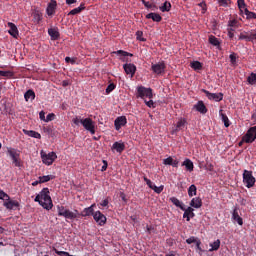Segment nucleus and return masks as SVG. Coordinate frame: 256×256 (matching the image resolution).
<instances>
[{
  "mask_svg": "<svg viewBox=\"0 0 256 256\" xmlns=\"http://www.w3.org/2000/svg\"><path fill=\"white\" fill-rule=\"evenodd\" d=\"M49 193V188H43L39 193L40 199L42 200L40 205L43 207V209H46V211H51V209H53V200L51 199Z\"/></svg>",
  "mask_w": 256,
  "mask_h": 256,
  "instance_id": "1",
  "label": "nucleus"
},
{
  "mask_svg": "<svg viewBox=\"0 0 256 256\" xmlns=\"http://www.w3.org/2000/svg\"><path fill=\"white\" fill-rule=\"evenodd\" d=\"M57 211H58V217H65L66 219H70L71 221H73L79 217L78 210H74V212H73L69 209H66L65 206L58 205Z\"/></svg>",
  "mask_w": 256,
  "mask_h": 256,
  "instance_id": "2",
  "label": "nucleus"
},
{
  "mask_svg": "<svg viewBox=\"0 0 256 256\" xmlns=\"http://www.w3.org/2000/svg\"><path fill=\"white\" fill-rule=\"evenodd\" d=\"M6 153L10 159H12L14 167H23V163L21 162V151L12 147H8Z\"/></svg>",
  "mask_w": 256,
  "mask_h": 256,
  "instance_id": "3",
  "label": "nucleus"
},
{
  "mask_svg": "<svg viewBox=\"0 0 256 256\" xmlns=\"http://www.w3.org/2000/svg\"><path fill=\"white\" fill-rule=\"evenodd\" d=\"M243 183L247 187V189H251V187L255 186V176H253L252 171L244 170Z\"/></svg>",
  "mask_w": 256,
  "mask_h": 256,
  "instance_id": "4",
  "label": "nucleus"
},
{
  "mask_svg": "<svg viewBox=\"0 0 256 256\" xmlns=\"http://www.w3.org/2000/svg\"><path fill=\"white\" fill-rule=\"evenodd\" d=\"M40 155L44 165H53L55 159H57V154L55 152H49L47 154L45 151L41 150Z\"/></svg>",
  "mask_w": 256,
  "mask_h": 256,
  "instance_id": "5",
  "label": "nucleus"
},
{
  "mask_svg": "<svg viewBox=\"0 0 256 256\" xmlns=\"http://www.w3.org/2000/svg\"><path fill=\"white\" fill-rule=\"evenodd\" d=\"M137 96L140 97V99H153V89L146 88L145 86H139L137 88Z\"/></svg>",
  "mask_w": 256,
  "mask_h": 256,
  "instance_id": "6",
  "label": "nucleus"
},
{
  "mask_svg": "<svg viewBox=\"0 0 256 256\" xmlns=\"http://www.w3.org/2000/svg\"><path fill=\"white\" fill-rule=\"evenodd\" d=\"M81 125L86 129V131H89L91 135H95V122L91 118H85L81 121Z\"/></svg>",
  "mask_w": 256,
  "mask_h": 256,
  "instance_id": "7",
  "label": "nucleus"
},
{
  "mask_svg": "<svg viewBox=\"0 0 256 256\" xmlns=\"http://www.w3.org/2000/svg\"><path fill=\"white\" fill-rule=\"evenodd\" d=\"M256 139V126L248 129L246 134L243 136L245 143H253Z\"/></svg>",
  "mask_w": 256,
  "mask_h": 256,
  "instance_id": "8",
  "label": "nucleus"
},
{
  "mask_svg": "<svg viewBox=\"0 0 256 256\" xmlns=\"http://www.w3.org/2000/svg\"><path fill=\"white\" fill-rule=\"evenodd\" d=\"M202 93H204L210 101H223V93H211L205 89H202Z\"/></svg>",
  "mask_w": 256,
  "mask_h": 256,
  "instance_id": "9",
  "label": "nucleus"
},
{
  "mask_svg": "<svg viewBox=\"0 0 256 256\" xmlns=\"http://www.w3.org/2000/svg\"><path fill=\"white\" fill-rule=\"evenodd\" d=\"M93 219L96 221V223H98V225H100V227H103V225L107 223V217L101 213V211L94 212Z\"/></svg>",
  "mask_w": 256,
  "mask_h": 256,
  "instance_id": "10",
  "label": "nucleus"
},
{
  "mask_svg": "<svg viewBox=\"0 0 256 256\" xmlns=\"http://www.w3.org/2000/svg\"><path fill=\"white\" fill-rule=\"evenodd\" d=\"M165 67V62H159L157 64H152L151 69L156 75H161L165 73Z\"/></svg>",
  "mask_w": 256,
  "mask_h": 256,
  "instance_id": "11",
  "label": "nucleus"
},
{
  "mask_svg": "<svg viewBox=\"0 0 256 256\" xmlns=\"http://www.w3.org/2000/svg\"><path fill=\"white\" fill-rule=\"evenodd\" d=\"M127 125V117L119 116L114 121V127L116 131H120L121 127H125Z\"/></svg>",
  "mask_w": 256,
  "mask_h": 256,
  "instance_id": "12",
  "label": "nucleus"
},
{
  "mask_svg": "<svg viewBox=\"0 0 256 256\" xmlns=\"http://www.w3.org/2000/svg\"><path fill=\"white\" fill-rule=\"evenodd\" d=\"M123 69L126 75H131V77H134L135 73L137 72V66H135V64L132 63L124 64Z\"/></svg>",
  "mask_w": 256,
  "mask_h": 256,
  "instance_id": "13",
  "label": "nucleus"
},
{
  "mask_svg": "<svg viewBox=\"0 0 256 256\" xmlns=\"http://www.w3.org/2000/svg\"><path fill=\"white\" fill-rule=\"evenodd\" d=\"M57 9V1L55 0H51L48 3V6L46 8V13L49 17H53V15H55V11Z\"/></svg>",
  "mask_w": 256,
  "mask_h": 256,
  "instance_id": "14",
  "label": "nucleus"
},
{
  "mask_svg": "<svg viewBox=\"0 0 256 256\" xmlns=\"http://www.w3.org/2000/svg\"><path fill=\"white\" fill-rule=\"evenodd\" d=\"M111 151H116V153H119L121 155V153H123V151H125V143L124 142H114L111 147Z\"/></svg>",
  "mask_w": 256,
  "mask_h": 256,
  "instance_id": "15",
  "label": "nucleus"
},
{
  "mask_svg": "<svg viewBox=\"0 0 256 256\" xmlns=\"http://www.w3.org/2000/svg\"><path fill=\"white\" fill-rule=\"evenodd\" d=\"M8 33L14 37V39H17L19 37V30L17 29V26L13 22H8Z\"/></svg>",
  "mask_w": 256,
  "mask_h": 256,
  "instance_id": "16",
  "label": "nucleus"
},
{
  "mask_svg": "<svg viewBox=\"0 0 256 256\" xmlns=\"http://www.w3.org/2000/svg\"><path fill=\"white\" fill-rule=\"evenodd\" d=\"M182 211H184L183 219H186V221H191V219L195 217V213L193 212L195 210L193 209V207L185 208V210Z\"/></svg>",
  "mask_w": 256,
  "mask_h": 256,
  "instance_id": "17",
  "label": "nucleus"
},
{
  "mask_svg": "<svg viewBox=\"0 0 256 256\" xmlns=\"http://www.w3.org/2000/svg\"><path fill=\"white\" fill-rule=\"evenodd\" d=\"M182 167H185L186 171H188L189 173H193V169H195V165L193 164V161H191V159L189 158H186L182 162Z\"/></svg>",
  "mask_w": 256,
  "mask_h": 256,
  "instance_id": "18",
  "label": "nucleus"
},
{
  "mask_svg": "<svg viewBox=\"0 0 256 256\" xmlns=\"http://www.w3.org/2000/svg\"><path fill=\"white\" fill-rule=\"evenodd\" d=\"M95 207V204H92L91 206L84 208L81 212V217H91V215H95V210L93 209Z\"/></svg>",
  "mask_w": 256,
  "mask_h": 256,
  "instance_id": "19",
  "label": "nucleus"
},
{
  "mask_svg": "<svg viewBox=\"0 0 256 256\" xmlns=\"http://www.w3.org/2000/svg\"><path fill=\"white\" fill-rule=\"evenodd\" d=\"M190 207H194V209H201L203 207V200L200 197H195L190 202Z\"/></svg>",
  "mask_w": 256,
  "mask_h": 256,
  "instance_id": "20",
  "label": "nucleus"
},
{
  "mask_svg": "<svg viewBox=\"0 0 256 256\" xmlns=\"http://www.w3.org/2000/svg\"><path fill=\"white\" fill-rule=\"evenodd\" d=\"M194 109L198 111V113H201L202 115H205L207 113V106H205V103L203 101H198L196 105H194Z\"/></svg>",
  "mask_w": 256,
  "mask_h": 256,
  "instance_id": "21",
  "label": "nucleus"
},
{
  "mask_svg": "<svg viewBox=\"0 0 256 256\" xmlns=\"http://www.w3.org/2000/svg\"><path fill=\"white\" fill-rule=\"evenodd\" d=\"M232 219L233 221H236V223H238V225H243V218H241V216H239V208L235 207L232 213Z\"/></svg>",
  "mask_w": 256,
  "mask_h": 256,
  "instance_id": "22",
  "label": "nucleus"
},
{
  "mask_svg": "<svg viewBox=\"0 0 256 256\" xmlns=\"http://www.w3.org/2000/svg\"><path fill=\"white\" fill-rule=\"evenodd\" d=\"M146 19H152V21H155V23H161V21H163V17L153 12L147 14Z\"/></svg>",
  "mask_w": 256,
  "mask_h": 256,
  "instance_id": "23",
  "label": "nucleus"
},
{
  "mask_svg": "<svg viewBox=\"0 0 256 256\" xmlns=\"http://www.w3.org/2000/svg\"><path fill=\"white\" fill-rule=\"evenodd\" d=\"M4 207H6V209H17L19 207V202L16 200H9L7 202L4 203Z\"/></svg>",
  "mask_w": 256,
  "mask_h": 256,
  "instance_id": "24",
  "label": "nucleus"
},
{
  "mask_svg": "<svg viewBox=\"0 0 256 256\" xmlns=\"http://www.w3.org/2000/svg\"><path fill=\"white\" fill-rule=\"evenodd\" d=\"M48 35L51 37L52 41H57L60 37L59 30L56 28L48 29Z\"/></svg>",
  "mask_w": 256,
  "mask_h": 256,
  "instance_id": "25",
  "label": "nucleus"
},
{
  "mask_svg": "<svg viewBox=\"0 0 256 256\" xmlns=\"http://www.w3.org/2000/svg\"><path fill=\"white\" fill-rule=\"evenodd\" d=\"M170 201L173 203V205H175V207H178L179 209H181V211H185V204L177 199V197H171Z\"/></svg>",
  "mask_w": 256,
  "mask_h": 256,
  "instance_id": "26",
  "label": "nucleus"
},
{
  "mask_svg": "<svg viewBox=\"0 0 256 256\" xmlns=\"http://www.w3.org/2000/svg\"><path fill=\"white\" fill-rule=\"evenodd\" d=\"M185 125H187V119L180 118L179 121L176 123L175 131H181V129H185Z\"/></svg>",
  "mask_w": 256,
  "mask_h": 256,
  "instance_id": "27",
  "label": "nucleus"
},
{
  "mask_svg": "<svg viewBox=\"0 0 256 256\" xmlns=\"http://www.w3.org/2000/svg\"><path fill=\"white\" fill-rule=\"evenodd\" d=\"M25 135H28V137H33L34 139H41V134L39 132L33 131V130H23Z\"/></svg>",
  "mask_w": 256,
  "mask_h": 256,
  "instance_id": "28",
  "label": "nucleus"
},
{
  "mask_svg": "<svg viewBox=\"0 0 256 256\" xmlns=\"http://www.w3.org/2000/svg\"><path fill=\"white\" fill-rule=\"evenodd\" d=\"M237 5L240 11V15H244L245 9H247V4L245 3V0H237Z\"/></svg>",
  "mask_w": 256,
  "mask_h": 256,
  "instance_id": "29",
  "label": "nucleus"
},
{
  "mask_svg": "<svg viewBox=\"0 0 256 256\" xmlns=\"http://www.w3.org/2000/svg\"><path fill=\"white\" fill-rule=\"evenodd\" d=\"M116 55H121V61H127V59H125V57H133V54L124 51V50H118L116 52H114Z\"/></svg>",
  "mask_w": 256,
  "mask_h": 256,
  "instance_id": "30",
  "label": "nucleus"
},
{
  "mask_svg": "<svg viewBox=\"0 0 256 256\" xmlns=\"http://www.w3.org/2000/svg\"><path fill=\"white\" fill-rule=\"evenodd\" d=\"M239 41H247L251 43V35L249 34V32H242L240 33V35L238 36Z\"/></svg>",
  "mask_w": 256,
  "mask_h": 256,
  "instance_id": "31",
  "label": "nucleus"
},
{
  "mask_svg": "<svg viewBox=\"0 0 256 256\" xmlns=\"http://www.w3.org/2000/svg\"><path fill=\"white\" fill-rule=\"evenodd\" d=\"M39 183H49V181H52V179H55L54 175H46V176H39Z\"/></svg>",
  "mask_w": 256,
  "mask_h": 256,
  "instance_id": "32",
  "label": "nucleus"
},
{
  "mask_svg": "<svg viewBox=\"0 0 256 256\" xmlns=\"http://www.w3.org/2000/svg\"><path fill=\"white\" fill-rule=\"evenodd\" d=\"M24 99L25 101H33L35 99V91L33 90H28L26 91V93L24 94Z\"/></svg>",
  "mask_w": 256,
  "mask_h": 256,
  "instance_id": "33",
  "label": "nucleus"
},
{
  "mask_svg": "<svg viewBox=\"0 0 256 256\" xmlns=\"http://www.w3.org/2000/svg\"><path fill=\"white\" fill-rule=\"evenodd\" d=\"M160 11L162 13H168V11H171V2L165 1L162 6H160Z\"/></svg>",
  "mask_w": 256,
  "mask_h": 256,
  "instance_id": "34",
  "label": "nucleus"
},
{
  "mask_svg": "<svg viewBox=\"0 0 256 256\" xmlns=\"http://www.w3.org/2000/svg\"><path fill=\"white\" fill-rule=\"evenodd\" d=\"M190 66L194 71H201V69H203V64L199 61L191 62Z\"/></svg>",
  "mask_w": 256,
  "mask_h": 256,
  "instance_id": "35",
  "label": "nucleus"
},
{
  "mask_svg": "<svg viewBox=\"0 0 256 256\" xmlns=\"http://www.w3.org/2000/svg\"><path fill=\"white\" fill-rule=\"evenodd\" d=\"M195 195H197V186H195V184H192L188 188V197H195Z\"/></svg>",
  "mask_w": 256,
  "mask_h": 256,
  "instance_id": "36",
  "label": "nucleus"
},
{
  "mask_svg": "<svg viewBox=\"0 0 256 256\" xmlns=\"http://www.w3.org/2000/svg\"><path fill=\"white\" fill-rule=\"evenodd\" d=\"M247 82L249 85H256V73L252 72L250 75L247 77Z\"/></svg>",
  "mask_w": 256,
  "mask_h": 256,
  "instance_id": "37",
  "label": "nucleus"
},
{
  "mask_svg": "<svg viewBox=\"0 0 256 256\" xmlns=\"http://www.w3.org/2000/svg\"><path fill=\"white\" fill-rule=\"evenodd\" d=\"M141 1H142V4L144 5V7H146V9H151L152 11H156L157 5L147 2L145 0H141Z\"/></svg>",
  "mask_w": 256,
  "mask_h": 256,
  "instance_id": "38",
  "label": "nucleus"
},
{
  "mask_svg": "<svg viewBox=\"0 0 256 256\" xmlns=\"http://www.w3.org/2000/svg\"><path fill=\"white\" fill-rule=\"evenodd\" d=\"M209 44L213 45L214 47H219V45H221V43L219 42V39H217V37L215 36L209 37Z\"/></svg>",
  "mask_w": 256,
  "mask_h": 256,
  "instance_id": "39",
  "label": "nucleus"
},
{
  "mask_svg": "<svg viewBox=\"0 0 256 256\" xmlns=\"http://www.w3.org/2000/svg\"><path fill=\"white\" fill-rule=\"evenodd\" d=\"M210 246L212 247L210 251H218L219 247H221V240L214 241Z\"/></svg>",
  "mask_w": 256,
  "mask_h": 256,
  "instance_id": "40",
  "label": "nucleus"
},
{
  "mask_svg": "<svg viewBox=\"0 0 256 256\" xmlns=\"http://www.w3.org/2000/svg\"><path fill=\"white\" fill-rule=\"evenodd\" d=\"M35 23H41V20L43 19V14H41V12L39 11H35L33 14Z\"/></svg>",
  "mask_w": 256,
  "mask_h": 256,
  "instance_id": "41",
  "label": "nucleus"
},
{
  "mask_svg": "<svg viewBox=\"0 0 256 256\" xmlns=\"http://www.w3.org/2000/svg\"><path fill=\"white\" fill-rule=\"evenodd\" d=\"M244 15H246V19H256V13L249 11V9H245Z\"/></svg>",
  "mask_w": 256,
  "mask_h": 256,
  "instance_id": "42",
  "label": "nucleus"
},
{
  "mask_svg": "<svg viewBox=\"0 0 256 256\" xmlns=\"http://www.w3.org/2000/svg\"><path fill=\"white\" fill-rule=\"evenodd\" d=\"M151 189L152 191H154V193H157L159 195L160 193H163V189H165V186L161 185L158 187L154 184Z\"/></svg>",
  "mask_w": 256,
  "mask_h": 256,
  "instance_id": "43",
  "label": "nucleus"
},
{
  "mask_svg": "<svg viewBox=\"0 0 256 256\" xmlns=\"http://www.w3.org/2000/svg\"><path fill=\"white\" fill-rule=\"evenodd\" d=\"M220 117L222 118L225 127H229L231 125L229 123V117H227V114L220 113Z\"/></svg>",
  "mask_w": 256,
  "mask_h": 256,
  "instance_id": "44",
  "label": "nucleus"
},
{
  "mask_svg": "<svg viewBox=\"0 0 256 256\" xmlns=\"http://www.w3.org/2000/svg\"><path fill=\"white\" fill-rule=\"evenodd\" d=\"M228 27H234V29H239V21L236 19L228 21Z\"/></svg>",
  "mask_w": 256,
  "mask_h": 256,
  "instance_id": "45",
  "label": "nucleus"
},
{
  "mask_svg": "<svg viewBox=\"0 0 256 256\" xmlns=\"http://www.w3.org/2000/svg\"><path fill=\"white\" fill-rule=\"evenodd\" d=\"M0 77H13V72L0 70Z\"/></svg>",
  "mask_w": 256,
  "mask_h": 256,
  "instance_id": "46",
  "label": "nucleus"
},
{
  "mask_svg": "<svg viewBox=\"0 0 256 256\" xmlns=\"http://www.w3.org/2000/svg\"><path fill=\"white\" fill-rule=\"evenodd\" d=\"M117 86L114 84V83H111V84H109L108 86H107V88H106V93H107V95H109V93H112L113 91H115V88H116Z\"/></svg>",
  "mask_w": 256,
  "mask_h": 256,
  "instance_id": "47",
  "label": "nucleus"
},
{
  "mask_svg": "<svg viewBox=\"0 0 256 256\" xmlns=\"http://www.w3.org/2000/svg\"><path fill=\"white\" fill-rule=\"evenodd\" d=\"M136 39L138 41H142V42L147 41V39L143 38V31H137L136 32Z\"/></svg>",
  "mask_w": 256,
  "mask_h": 256,
  "instance_id": "48",
  "label": "nucleus"
},
{
  "mask_svg": "<svg viewBox=\"0 0 256 256\" xmlns=\"http://www.w3.org/2000/svg\"><path fill=\"white\" fill-rule=\"evenodd\" d=\"M84 119H81V116H76L75 118L72 119V122L74 123V125H76L77 127H79V125H81V122Z\"/></svg>",
  "mask_w": 256,
  "mask_h": 256,
  "instance_id": "49",
  "label": "nucleus"
},
{
  "mask_svg": "<svg viewBox=\"0 0 256 256\" xmlns=\"http://www.w3.org/2000/svg\"><path fill=\"white\" fill-rule=\"evenodd\" d=\"M81 12H82V11H81V8L77 7V8L72 9V10L68 13V15H79V13H81Z\"/></svg>",
  "mask_w": 256,
  "mask_h": 256,
  "instance_id": "50",
  "label": "nucleus"
},
{
  "mask_svg": "<svg viewBox=\"0 0 256 256\" xmlns=\"http://www.w3.org/2000/svg\"><path fill=\"white\" fill-rule=\"evenodd\" d=\"M144 103L145 105H147V107H150L152 109H155V103L153 102L152 99H150L149 101H147L146 99H144Z\"/></svg>",
  "mask_w": 256,
  "mask_h": 256,
  "instance_id": "51",
  "label": "nucleus"
},
{
  "mask_svg": "<svg viewBox=\"0 0 256 256\" xmlns=\"http://www.w3.org/2000/svg\"><path fill=\"white\" fill-rule=\"evenodd\" d=\"M143 180L145 181L146 185H148V187L150 189H152V187L155 185V184H153V182L149 178H147V176H144Z\"/></svg>",
  "mask_w": 256,
  "mask_h": 256,
  "instance_id": "52",
  "label": "nucleus"
},
{
  "mask_svg": "<svg viewBox=\"0 0 256 256\" xmlns=\"http://www.w3.org/2000/svg\"><path fill=\"white\" fill-rule=\"evenodd\" d=\"M65 62L66 63H71V65H75V63H77V59L76 58H71V57L67 56L65 58Z\"/></svg>",
  "mask_w": 256,
  "mask_h": 256,
  "instance_id": "53",
  "label": "nucleus"
},
{
  "mask_svg": "<svg viewBox=\"0 0 256 256\" xmlns=\"http://www.w3.org/2000/svg\"><path fill=\"white\" fill-rule=\"evenodd\" d=\"M163 164L164 165H171L172 166L173 165V157L170 156V157L164 159L163 160Z\"/></svg>",
  "mask_w": 256,
  "mask_h": 256,
  "instance_id": "54",
  "label": "nucleus"
},
{
  "mask_svg": "<svg viewBox=\"0 0 256 256\" xmlns=\"http://www.w3.org/2000/svg\"><path fill=\"white\" fill-rule=\"evenodd\" d=\"M55 120V114L50 113L46 116L45 123H49V121H54Z\"/></svg>",
  "mask_w": 256,
  "mask_h": 256,
  "instance_id": "55",
  "label": "nucleus"
},
{
  "mask_svg": "<svg viewBox=\"0 0 256 256\" xmlns=\"http://www.w3.org/2000/svg\"><path fill=\"white\" fill-rule=\"evenodd\" d=\"M229 59L233 65L237 63V55L235 53L230 54Z\"/></svg>",
  "mask_w": 256,
  "mask_h": 256,
  "instance_id": "56",
  "label": "nucleus"
},
{
  "mask_svg": "<svg viewBox=\"0 0 256 256\" xmlns=\"http://www.w3.org/2000/svg\"><path fill=\"white\" fill-rule=\"evenodd\" d=\"M220 7H228L229 6V0H218Z\"/></svg>",
  "mask_w": 256,
  "mask_h": 256,
  "instance_id": "57",
  "label": "nucleus"
},
{
  "mask_svg": "<svg viewBox=\"0 0 256 256\" xmlns=\"http://www.w3.org/2000/svg\"><path fill=\"white\" fill-rule=\"evenodd\" d=\"M186 243L188 245H191L192 243H197V238L195 236H192V237L186 239Z\"/></svg>",
  "mask_w": 256,
  "mask_h": 256,
  "instance_id": "58",
  "label": "nucleus"
},
{
  "mask_svg": "<svg viewBox=\"0 0 256 256\" xmlns=\"http://www.w3.org/2000/svg\"><path fill=\"white\" fill-rule=\"evenodd\" d=\"M0 199H10V197L3 190H0Z\"/></svg>",
  "mask_w": 256,
  "mask_h": 256,
  "instance_id": "59",
  "label": "nucleus"
},
{
  "mask_svg": "<svg viewBox=\"0 0 256 256\" xmlns=\"http://www.w3.org/2000/svg\"><path fill=\"white\" fill-rule=\"evenodd\" d=\"M198 5L202 8V13H205V11H207V4H205V2H201Z\"/></svg>",
  "mask_w": 256,
  "mask_h": 256,
  "instance_id": "60",
  "label": "nucleus"
},
{
  "mask_svg": "<svg viewBox=\"0 0 256 256\" xmlns=\"http://www.w3.org/2000/svg\"><path fill=\"white\" fill-rule=\"evenodd\" d=\"M34 201L36 203H39V205H41V203H43V200L41 199V195L40 194L36 195Z\"/></svg>",
  "mask_w": 256,
  "mask_h": 256,
  "instance_id": "61",
  "label": "nucleus"
},
{
  "mask_svg": "<svg viewBox=\"0 0 256 256\" xmlns=\"http://www.w3.org/2000/svg\"><path fill=\"white\" fill-rule=\"evenodd\" d=\"M102 163H103V166H102V168H101V171H107V167H108V163H107V160H103L102 161Z\"/></svg>",
  "mask_w": 256,
  "mask_h": 256,
  "instance_id": "62",
  "label": "nucleus"
},
{
  "mask_svg": "<svg viewBox=\"0 0 256 256\" xmlns=\"http://www.w3.org/2000/svg\"><path fill=\"white\" fill-rule=\"evenodd\" d=\"M39 117H40V120H41V121H46L47 118H45V111H41V112L39 113Z\"/></svg>",
  "mask_w": 256,
  "mask_h": 256,
  "instance_id": "63",
  "label": "nucleus"
},
{
  "mask_svg": "<svg viewBox=\"0 0 256 256\" xmlns=\"http://www.w3.org/2000/svg\"><path fill=\"white\" fill-rule=\"evenodd\" d=\"M172 167H179V161L173 159V160H172Z\"/></svg>",
  "mask_w": 256,
  "mask_h": 256,
  "instance_id": "64",
  "label": "nucleus"
}]
</instances>
